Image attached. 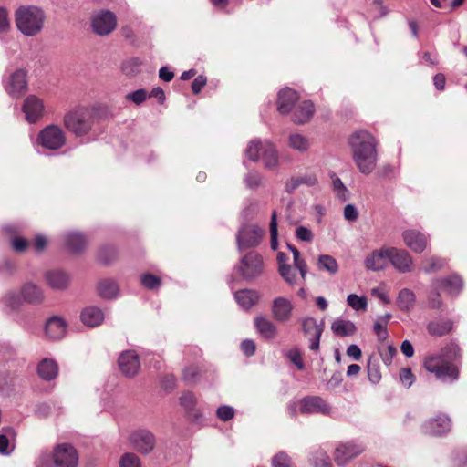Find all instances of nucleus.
<instances>
[{
  "mask_svg": "<svg viewBox=\"0 0 467 467\" xmlns=\"http://www.w3.org/2000/svg\"><path fill=\"white\" fill-rule=\"evenodd\" d=\"M5 90L12 97H19L27 89L26 71L16 69L5 81Z\"/></svg>",
  "mask_w": 467,
  "mask_h": 467,
  "instance_id": "13",
  "label": "nucleus"
},
{
  "mask_svg": "<svg viewBox=\"0 0 467 467\" xmlns=\"http://www.w3.org/2000/svg\"><path fill=\"white\" fill-rule=\"evenodd\" d=\"M264 235V230L254 224L243 225L238 231L236 241L239 250L257 246Z\"/></svg>",
  "mask_w": 467,
  "mask_h": 467,
  "instance_id": "11",
  "label": "nucleus"
},
{
  "mask_svg": "<svg viewBox=\"0 0 467 467\" xmlns=\"http://www.w3.org/2000/svg\"><path fill=\"white\" fill-rule=\"evenodd\" d=\"M331 329L337 337H348L356 333L357 327L352 321L345 319H336L332 325Z\"/></svg>",
  "mask_w": 467,
  "mask_h": 467,
  "instance_id": "34",
  "label": "nucleus"
},
{
  "mask_svg": "<svg viewBox=\"0 0 467 467\" xmlns=\"http://www.w3.org/2000/svg\"><path fill=\"white\" fill-rule=\"evenodd\" d=\"M116 257L117 250L110 245L101 247L98 253V260L105 265L110 264Z\"/></svg>",
  "mask_w": 467,
  "mask_h": 467,
  "instance_id": "43",
  "label": "nucleus"
},
{
  "mask_svg": "<svg viewBox=\"0 0 467 467\" xmlns=\"http://www.w3.org/2000/svg\"><path fill=\"white\" fill-rule=\"evenodd\" d=\"M452 329L451 320H433L428 323L427 331L434 337H442L449 334Z\"/></svg>",
  "mask_w": 467,
  "mask_h": 467,
  "instance_id": "35",
  "label": "nucleus"
},
{
  "mask_svg": "<svg viewBox=\"0 0 467 467\" xmlns=\"http://www.w3.org/2000/svg\"><path fill=\"white\" fill-rule=\"evenodd\" d=\"M216 415L220 420L227 421L234 418V410L231 406H220L216 410Z\"/></svg>",
  "mask_w": 467,
  "mask_h": 467,
  "instance_id": "58",
  "label": "nucleus"
},
{
  "mask_svg": "<svg viewBox=\"0 0 467 467\" xmlns=\"http://www.w3.org/2000/svg\"><path fill=\"white\" fill-rule=\"evenodd\" d=\"M453 464L467 466V450L461 449L453 452Z\"/></svg>",
  "mask_w": 467,
  "mask_h": 467,
  "instance_id": "61",
  "label": "nucleus"
},
{
  "mask_svg": "<svg viewBox=\"0 0 467 467\" xmlns=\"http://www.w3.org/2000/svg\"><path fill=\"white\" fill-rule=\"evenodd\" d=\"M47 337L52 340L61 339L66 334V323L59 317H50L45 326Z\"/></svg>",
  "mask_w": 467,
  "mask_h": 467,
  "instance_id": "25",
  "label": "nucleus"
},
{
  "mask_svg": "<svg viewBox=\"0 0 467 467\" xmlns=\"http://www.w3.org/2000/svg\"><path fill=\"white\" fill-rule=\"evenodd\" d=\"M317 183V178L314 174H305L291 178L285 185L286 192H292L302 184L313 186Z\"/></svg>",
  "mask_w": 467,
  "mask_h": 467,
  "instance_id": "38",
  "label": "nucleus"
},
{
  "mask_svg": "<svg viewBox=\"0 0 467 467\" xmlns=\"http://www.w3.org/2000/svg\"><path fill=\"white\" fill-rule=\"evenodd\" d=\"M91 26L97 35L107 36L117 26L116 16L110 11H99L93 15L91 18Z\"/></svg>",
  "mask_w": 467,
  "mask_h": 467,
  "instance_id": "12",
  "label": "nucleus"
},
{
  "mask_svg": "<svg viewBox=\"0 0 467 467\" xmlns=\"http://www.w3.org/2000/svg\"><path fill=\"white\" fill-rule=\"evenodd\" d=\"M296 235L304 242H311L313 240V233L305 226H299L296 230Z\"/></svg>",
  "mask_w": 467,
  "mask_h": 467,
  "instance_id": "63",
  "label": "nucleus"
},
{
  "mask_svg": "<svg viewBox=\"0 0 467 467\" xmlns=\"http://www.w3.org/2000/svg\"><path fill=\"white\" fill-rule=\"evenodd\" d=\"M23 300L22 295L19 296L15 292H9L5 296L6 306L12 309L17 308L22 304Z\"/></svg>",
  "mask_w": 467,
  "mask_h": 467,
  "instance_id": "57",
  "label": "nucleus"
},
{
  "mask_svg": "<svg viewBox=\"0 0 467 467\" xmlns=\"http://www.w3.org/2000/svg\"><path fill=\"white\" fill-rule=\"evenodd\" d=\"M294 306L286 297H276L272 304V314L278 322H286L290 319Z\"/></svg>",
  "mask_w": 467,
  "mask_h": 467,
  "instance_id": "21",
  "label": "nucleus"
},
{
  "mask_svg": "<svg viewBox=\"0 0 467 467\" xmlns=\"http://www.w3.org/2000/svg\"><path fill=\"white\" fill-rule=\"evenodd\" d=\"M451 427V420L444 414L426 420L422 426V432L431 436H441L450 431Z\"/></svg>",
  "mask_w": 467,
  "mask_h": 467,
  "instance_id": "16",
  "label": "nucleus"
},
{
  "mask_svg": "<svg viewBox=\"0 0 467 467\" xmlns=\"http://www.w3.org/2000/svg\"><path fill=\"white\" fill-rule=\"evenodd\" d=\"M390 317L391 316L389 314H387L385 317H382L379 320H377L374 324V327H373L374 332L380 341H383L388 337V331H387L386 325H387L388 321L389 320Z\"/></svg>",
  "mask_w": 467,
  "mask_h": 467,
  "instance_id": "44",
  "label": "nucleus"
},
{
  "mask_svg": "<svg viewBox=\"0 0 467 467\" xmlns=\"http://www.w3.org/2000/svg\"><path fill=\"white\" fill-rule=\"evenodd\" d=\"M424 368L442 381H454L459 376L458 368L450 362L443 354L426 358Z\"/></svg>",
  "mask_w": 467,
  "mask_h": 467,
  "instance_id": "6",
  "label": "nucleus"
},
{
  "mask_svg": "<svg viewBox=\"0 0 467 467\" xmlns=\"http://www.w3.org/2000/svg\"><path fill=\"white\" fill-rule=\"evenodd\" d=\"M368 376L369 381L373 384L379 383L381 379L379 364L371 359L368 362Z\"/></svg>",
  "mask_w": 467,
  "mask_h": 467,
  "instance_id": "53",
  "label": "nucleus"
},
{
  "mask_svg": "<svg viewBox=\"0 0 467 467\" xmlns=\"http://www.w3.org/2000/svg\"><path fill=\"white\" fill-rule=\"evenodd\" d=\"M202 375V369L197 366H190L183 370L182 379L187 384L197 383Z\"/></svg>",
  "mask_w": 467,
  "mask_h": 467,
  "instance_id": "45",
  "label": "nucleus"
},
{
  "mask_svg": "<svg viewBox=\"0 0 467 467\" xmlns=\"http://www.w3.org/2000/svg\"><path fill=\"white\" fill-rule=\"evenodd\" d=\"M234 298L244 309H250L258 301V294L250 289H243L234 293Z\"/></svg>",
  "mask_w": 467,
  "mask_h": 467,
  "instance_id": "32",
  "label": "nucleus"
},
{
  "mask_svg": "<svg viewBox=\"0 0 467 467\" xmlns=\"http://www.w3.org/2000/svg\"><path fill=\"white\" fill-rule=\"evenodd\" d=\"M245 152L253 161H257L261 159L266 169L274 170L277 167V151L269 141L262 142L261 140H254L249 143Z\"/></svg>",
  "mask_w": 467,
  "mask_h": 467,
  "instance_id": "5",
  "label": "nucleus"
},
{
  "mask_svg": "<svg viewBox=\"0 0 467 467\" xmlns=\"http://www.w3.org/2000/svg\"><path fill=\"white\" fill-rule=\"evenodd\" d=\"M37 373L44 380H52L58 374V366L54 359L44 358L37 366Z\"/></svg>",
  "mask_w": 467,
  "mask_h": 467,
  "instance_id": "29",
  "label": "nucleus"
},
{
  "mask_svg": "<svg viewBox=\"0 0 467 467\" xmlns=\"http://www.w3.org/2000/svg\"><path fill=\"white\" fill-rule=\"evenodd\" d=\"M344 218L348 222H355L358 218V212L355 205L347 204L345 206Z\"/></svg>",
  "mask_w": 467,
  "mask_h": 467,
  "instance_id": "64",
  "label": "nucleus"
},
{
  "mask_svg": "<svg viewBox=\"0 0 467 467\" xmlns=\"http://www.w3.org/2000/svg\"><path fill=\"white\" fill-rule=\"evenodd\" d=\"M180 404L187 412H193L197 405V398L192 392H186L180 398Z\"/></svg>",
  "mask_w": 467,
  "mask_h": 467,
  "instance_id": "46",
  "label": "nucleus"
},
{
  "mask_svg": "<svg viewBox=\"0 0 467 467\" xmlns=\"http://www.w3.org/2000/svg\"><path fill=\"white\" fill-rule=\"evenodd\" d=\"M389 262L399 273L413 271V259L406 250L389 247Z\"/></svg>",
  "mask_w": 467,
  "mask_h": 467,
  "instance_id": "17",
  "label": "nucleus"
},
{
  "mask_svg": "<svg viewBox=\"0 0 467 467\" xmlns=\"http://www.w3.org/2000/svg\"><path fill=\"white\" fill-rule=\"evenodd\" d=\"M363 451V448L360 445L353 442H347L338 445L334 453V459L337 465H345L352 458L357 457Z\"/></svg>",
  "mask_w": 467,
  "mask_h": 467,
  "instance_id": "20",
  "label": "nucleus"
},
{
  "mask_svg": "<svg viewBox=\"0 0 467 467\" xmlns=\"http://www.w3.org/2000/svg\"><path fill=\"white\" fill-rule=\"evenodd\" d=\"M10 29V19L8 11L0 7V33L7 32Z\"/></svg>",
  "mask_w": 467,
  "mask_h": 467,
  "instance_id": "60",
  "label": "nucleus"
},
{
  "mask_svg": "<svg viewBox=\"0 0 467 467\" xmlns=\"http://www.w3.org/2000/svg\"><path fill=\"white\" fill-rule=\"evenodd\" d=\"M319 270L327 271L330 275H335L338 271V264L337 260L328 254H321L317 262Z\"/></svg>",
  "mask_w": 467,
  "mask_h": 467,
  "instance_id": "39",
  "label": "nucleus"
},
{
  "mask_svg": "<svg viewBox=\"0 0 467 467\" xmlns=\"http://www.w3.org/2000/svg\"><path fill=\"white\" fill-rule=\"evenodd\" d=\"M140 283L147 289L155 290L161 286V280L157 275L147 273V274L141 275Z\"/></svg>",
  "mask_w": 467,
  "mask_h": 467,
  "instance_id": "47",
  "label": "nucleus"
},
{
  "mask_svg": "<svg viewBox=\"0 0 467 467\" xmlns=\"http://www.w3.org/2000/svg\"><path fill=\"white\" fill-rule=\"evenodd\" d=\"M298 99L297 93L285 88L279 91L277 99V109L281 114H287L291 111L295 102Z\"/></svg>",
  "mask_w": 467,
  "mask_h": 467,
  "instance_id": "26",
  "label": "nucleus"
},
{
  "mask_svg": "<svg viewBox=\"0 0 467 467\" xmlns=\"http://www.w3.org/2000/svg\"><path fill=\"white\" fill-rule=\"evenodd\" d=\"M287 247L293 254L294 266L299 271L300 278L305 281L307 273V265L301 257L300 252L293 245L287 244Z\"/></svg>",
  "mask_w": 467,
  "mask_h": 467,
  "instance_id": "40",
  "label": "nucleus"
},
{
  "mask_svg": "<svg viewBox=\"0 0 467 467\" xmlns=\"http://www.w3.org/2000/svg\"><path fill=\"white\" fill-rule=\"evenodd\" d=\"M348 305L354 310H366L367 308V298L365 296H358L356 294H350L347 297Z\"/></svg>",
  "mask_w": 467,
  "mask_h": 467,
  "instance_id": "48",
  "label": "nucleus"
},
{
  "mask_svg": "<svg viewBox=\"0 0 467 467\" xmlns=\"http://www.w3.org/2000/svg\"><path fill=\"white\" fill-rule=\"evenodd\" d=\"M118 365L121 373L128 378L138 374L140 362L138 354L134 350H126L120 353Z\"/></svg>",
  "mask_w": 467,
  "mask_h": 467,
  "instance_id": "15",
  "label": "nucleus"
},
{
  "mask_svg": "<svg viewBox=\"0 0 467 467\" xmlns=\"http://www.w3.org/2000/svg\"><path fill=\"white\" fill-rule=\"evenodd\" d=\"M38 143L51 150L61 149L66 144V133L57 125H48L45 127L38 135Z\"/></svg>",
  "mask_w": 467,
  "mask_h": 467,
  "instance_id": "9",
  "label": "nucleus"
},
{
  "mask_svg": "<svg viewBox=\"0 0 467 467\" xmlns=\"http://www.w3.org/2000/svg\"><path fill=\"white\" fill-rule=\"evenodd\" d=\"M416 296L413 291L409 288L401 289L397 296L398 307L404 312H410L414 307Z\"/></svg>",
  "mask_w": 467,
  "mask_h": 467,
  "instance_id": "33",
  "label": "nucleus"
},
{
  "mask_svg": "<svg viewBox=\"0 0 467 467\" xmlns=\"http://www.w3.org/2000/svg\"><path fill=\"white\" fill-rule=\"evenodd\" d=\"M95 111L89 108L78 107L65 114L63 122L65 128L77 137H82L92 130Z\"/></svg>",
  "mask_w": 467,
  "mask_h": 467,
  "instance_id": "4",
  "label": "nucleus"
},
{
  "mask_svg": "<svg viewBox=\"0 0 467 467\" xmlns=\"http://www.w3.org/2000/svg\"><path fill=\"white\" fill-rule=\"evenodd\" d=\"M128 441L134 450L147 455L154 450L157 441L155 435L150 430L137 429L130 433Z\"/></svg>",
  "mask_w": 467,
  "mask_h": 467,
  "instance_id": "8",
  "label": "nucleus"
},
{
  "mask_svg": "<svg viewBox=\"0 0 467 467\" xmlns=\"http://www.w3.org/2000/svg\"><path fill=\"white\" fill-rule=\"evenodd\" d=\"M292 464L291 459L285 452H278L272 459L273 467H289Z\"/></svg>",
  "mask_w": 467,
  "mask_h": 467,
  "instance_id": "56",
  "label": "nucleus"
},
{
  "mask_svg": "<svg viewBox=\"0 0 467 467\" xmlns=\"http://www.w3.org/2000/svg\"><path fill=\"white\" fill-rule=\"evenodd\" d=\"M98 294L106 299L115 298L119 293V286L114 280L103 279L98 283Z\"/></svg>",
  "mask_w": 467,
  "mask_h": 467,
  "instance_id": "36",
  "label": "nucleus"
},
{
  "mask_svg": "<svg viewBox=\"0 0 467 467\" xmlns=\"http://www.w3.org/2000/svg\"><path fill=\"white\" fill-rule=\"evenodd\" d=\"M78 458V452L71 443L62 442L55 445L52 451H42L39 463L43 466L54 463L57 467H77Z\"/></svg>",
  "mask_w": 467,
  "mask_h": 467,
  "instance_id": "3",
  "label": "nucleus"
},
{
  "mask_svg": "<svg viewBox=\"0 0 467 467\" xmlns=\"http://www.w3.org/2000/svg\"><path fill=\"white\" fill-rule=\"evenodd\" d=\"M389 255V247L374 250L365 258V267L375 272L383 270L388 265Z\"/></svg>",
  "mask_w": 467,
  "mask_h": 467,
  "instance_id": "19",
  "label": "nucleus"
},
{
  "mask_svg": "<svg viewBox=\"0 0 467 467\" xmlns=\"http://www.w3.org/2000/svg\"><path fill=\"white\" fill-rule=\"evenodd\" d=\"M269 230H270V235H271V248L273 250H276L278 247V242H277V214H276L275 211H274L272 213Z\"/></svg>",
  "mask_w": 467,
  "mask_h": 467,
  "instance_id": "51",
  "label": "nucleus"
},
{
  "mask_svg": "<svg viewBox=\"0 0 467 467\" xmlns=\"http://www.w3.org/2000/svg\"><path fill=\"white\" fill-rule=\"evenodd\" d=\"M400 379L401 383L407 388H410L414 382V376L410 368L400 369Z\"/></svg>",
  "mask_w": 467,
  "mask_h": 467,
  "instance_id": "62",
  "label": "nucleus"
},
{
  "mask_svg": "<svg viewBox=\"0 0 467 467\" xmlns=\"http://www.w3.org/2000/svg\"><path fill=\"white\" fill-rule=\"evenodd\" d=\"M436 288L444 289L451 296H457L462 289L463 282L460 275H451L448 277L436 279L433 281Z\"/></svg>",
  "mask_w": 467,
  "mask_h": 467,
  "instance_id": "23",
  "label": "nucleus"
},
{
  "mask_svg": "<svg viewBox=\"0 0 467 467\" xmlns=\"http://www.w3.org/2000/svg\"><path fill=\"white\" fill-rule=\"evenodd\" d=\"M82 322L90 327L99 326L104 320V313L96 306H88L81 312Z\"/></svg>",
  "mask_w": 467,
  "mask_h": 467,
  "instance_id": "28",
  "label": "nucleus"
},
{
  "mask_svg": "<svg viewBox=\"0 0 467 467\" xmlns=\"http://www.w3.org/2000/svg\"><path fill=\"white\" fill-rule=\"evenodd\" d=\"M44 109L42 99L35 95L26 97L22 107L26 119L30 123L36 122L43 116Z\"/></svg>",
  "mask_w": 467,
  "mask_h": 467,
  "instance_id": "18",
  "label": "nucleus"
},
{
  "mask_svg": "<svg viewBox=\"0 0 467 467\" xmlns=\"http://www.w3.org/2000/svg\"><path fill=\"white\" fill-rule=\"evenodd\" d=\"M429 265L424 267V272L431 273L442 268L446 262L444 259L438 257H431L428 260Z\"/></svg>",
  "mask_w": 467,
  "mask_h": 467,
  "instance_id": "59",
  "label": "nucleus"
},
{
  "mask_svg": "<svg viewBox=\"0 0 467 467\" xmlns=\"http://www.w3.org/2000/svg\"><path fill=\"white\" fill-rule=\"evenodd\" d=\"M296 268L289 265H282L278 267V273L282 276V278L290 285H295L299 284V281L304 282L300 277L296 275Z\"/></svg>",
  "mask_w": 467,
  "mask_h": 467,
  "instance_id": "41",
  "label": "nucleus"
},
{
  "mask_svg": "<svg viewBox=\"0 0 467 467\" xmlns=\"http://www.w3.org/2000/svg\"><path fill=\"white\" fill-rule=\"evenodd\" d=\"M46 18L45 11L37 5H21L15 12L17 30L28 37L36 36L42 32Z\"/></svg>",
  "mask_w": 467,
  "mask_h": 467,
  "instance_id": "2",
  "label": "nucleus"
},
{
  "mask_svg": "<svg viewBox=\"0 0 467 467\" xmlns=\"http://www.w3.org/2000/svg\"><path fill=\"white\" fill-rule=\"evenodd\" d=\"M244 183L250 189H257L263 182V177L257 171H249L244 177Z\"/></svg>",
  "mask_w": 467,
  "mask_h": 467,
  "instance_id": "52",
  "label": "nucleus"
},
{
  "mask_svg": "<svg viewBox=\"0 0 467 467\" xmlns=\"http://www.w3.org/2000/svg\"><path fill=\"white\" fill-rule=\"evenodd\" d=\"M314 111L313 103L310 100H305L296 108L293 115V121L297 124H304L310 120Z\"/></svg>",
  "mask_w": 467,
  "mask_h": 467,
  "instance_id": "31",
  "label": "nucleus"
},
{
  "mask_svg": "<svg viewBox=\"0 0 467 467\" xmlns=\"http://www.w3.org/2000/svg\"><path fill=\"white\" fill-rule=\"evenodd\" d=\"M402 238L404 244L414 253H421L426 248L428 238L420 232L416 230H407L403 232Z\"/></svg>",
  "mask_w": 467,
  "mask_h": 467,
  "instance_id": "22",
  "label": "nucleus"
},
{
  "mask_svg": "<svg viewBox=\"0 0 467 467\" xmlns=\"http://www.w3.org/2000/svg\"><path fill=\"white\" fill-rule=\"evenodd\" d=\"M302 330L305 336L309 338V348L313 351H317L324 330V323L320 322L318 324L313 317H305L302 319Z\"/></svg>",
  "mask_w": 467,
  "mask_h": 467,
  "instance_id": "14",
  "label": "nucleus"
},
{
  "mask_svg": "<svg viewBox=\"0 0 467 467\" xmlns=\"http://www.w3.org/2000/svg\"><path fill=\"white\" fill-rule=\"evenodd\" d=\"M24 301L30 304H39L44 299V294L40 287L34 283H26L21 289Z\"/></svg>",
  "mask_w": 467,
  "mask_h": 467,
  "instance_id": "30",
  "label": "nucleus"
},
{
  "mask_svg": "<svg viewBox=\"0 0 467 467\" xmlns=\"http://www.w3.org/2000/svg\"><path fill=\"white\" fill-rule=\"evenodd\" d=\"M254 327L257 333L265 339H272L277 333L276 326L264 316H257L254 318Z\"/></svg>",
  "mask_w": 467,
  "mask_h": 467,
  "instance_id": "27",
  "label": "nucleus"
},
{
  "mask_svg": "<svg viewBox=\"0 0 467 467\" xmlns=\"http://www.w3.org/2000/svg\"><path fill=\"white\" fill-rule=\"evenodd\" d=\"M353 160L363 174H370L377 163V150L375 138L366 130L354 132L348 140Z\"/></svg>",
  "mask_w": 467,
  "mask_h": 467,
  "instance_id": "1",
  "label": "nucleus"
},
{
  "mask_svg": "<svg viewBox=\"0 0 467 467\" xmlns=\"http://www.w3.org/2000/svg\"><path fill=\"white\" fill-rule=\"evenodd\" d=\"M140 459L134 452H127L119 460V467H140Z\"/></svg>",
  "mask_w": 467,
  "mask_h": 467,
  "instance_id": "49",
  "label": "nucleus"
},
{
  "mask_svg": "<svg viewBox=\"0 0 467 467\" xmlns=\"http://www.w3.org/2000/svg\"><path fill=\"white\" fill-rule=\"evenodd\" d=\"M148 97L147 91L143 88L137 89L126 95V99L133 102L136 105L143 103Z\"/></svg>",
  "mask_w": 467,
  "mask_h": 467,
  "instance_id": "55",
  "label": "nucleus"
},
{
  "mask_svg": "<svg viewBox=\"0 0 467 467\" xmlns=\"http://www.w3.org/2000/svg\"><path fill=\"white\" fill-rule=\"evenodd\" d=\"M45 279L47 285L55 290H64L69 285V276L62 270L55 269L46 272Z\"/></svg>",
  "mask_w": 467,
  "mask_h": 467,
  "instance_id": "24",
  "label": "nucleus"
},
{
  "mask_svg": "<svg viewBox=\"0 0 467 467\" xmlns=\"http://www.w3.org/2000/svg\"><path fill=\"white\" fill-rule=\"evenodd\" d=\"M235 269L244 279H254L263 273V258L254 251L249 252L241 258L240 264L235 267Z\"/></svg>",
  "mask_w": 467,
  "mask_h": 467,
  "instance_id": "7",
  "label": "nucleus"
},
{
  "mask_svg": "<svg viewBox=\"0 0 467 467\" xmlns=\"http://www.w3.org/2000/svg\"><path fill=\"white\" fill-rule=\"evenodd\" d=\"M331 179H332V186H333L334 191L337 193V197L342 201H346L348 196V189L346 188V186L344 185L342 181L335 174H333L331 176Z\"/></svg>",
  "mask_w": 467,
  "mask_h": 467,
  "instance_id": "50",
  "label": "nucleus"
},
{
  "mask_svg": "<svg viewBox=\"0 0 467 467\" xmlns=\"http://www.w3.org/2000/svg\"><path fill=\"white\" fill-rule=\"evenodd\" d=\"M288 142L292 149L301 152L306 151L310 146L308 139L299 133L291 134Z\"/></svg>",
  "mask_w": 467,
  "mask_h": 467,
  "instance_id": "42",
  "label": "nucleus"
},
{
  "mask_svg": "<svg viewBox=\"0 0 467 467\" xmlns=\"http://www.w3.org/2000/svg\"><path fill=\"white\" fill-rule=\"evenodd\" d=\"M299 411L302 414H320L331 416L333 409L323 398L319 396H306L298 400Z\"/></svg>",
  "mask_w": 467,
  "mask_h": 467,
  "instance_id": "10",
  "label": "nucleus"
},
{
  "mask_svg": "<svg viewBox=\"0 0 467 467\" xmlns=\"http://www.w3.org/2000/svg\"><path fill=\"white\" fill-rule=\"evenodd\" d=\"M433 290L431 291L428 295V306L432 309H440L442 306V301L440 293L438 292L439 288H436L433 285Z\"/></svg>",
  "mask_w": 467,
  "mask_h": 467,
  "instance_id": "54",
  "label": "nucleus"
},
{
  "mask_svg": "<svg viewBox=\"0 0 467 467\" xmlns=\"http://www.w3.org/2000/svg\"><path fill=\"white\" fill-rule=\"evenodd\" d=\"M65 244L71 252L78 253L86 247L87 239L80 233H68L65 235Z\"/></svg>",
  "mask_w": 467,
  "mask_h": 467,
  "instance_id": "37",
  "label": "nucleus"
}]
</instances>
